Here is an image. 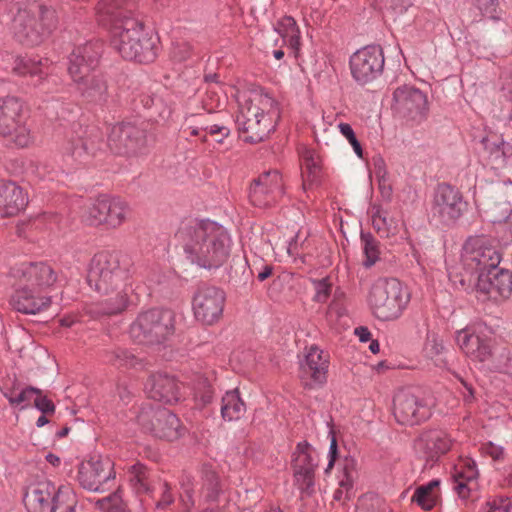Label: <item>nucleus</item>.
Here are the masks:
<instances>
[{
	"instance_id": "obj_1",
	"label": "nucleus",
	"mask_w": 512,
	"mask_h": 512,
	"mask_svg": "<svg viewBox=\"0 0 512 512\" xmlns=\"http://www.w3.org/2000/svg\"><path fill=\"white\" fill-rule=\"evenodd\" d=\"M176 237L183 247L186 259L200 268H219L229 258L231 238L228 231L214 221H184Z\"/></svg>"
},
{
	"instance_id": "obj_2",
	"label": "nucleus",
	"mask_w": 512,
	"mask_h": 512,
	"mask_svg": "<svg viewBox=\"0 0 512 512\" xmlns=\"http://www.w3.org/2000/svg\"><path fill=\"white\" fill-rule=\"evenodd\" d=\"M59 24L56 9L51 5L32 2L17 10L12 22L15 39L26 46L41 44Z\"/></svg>"
},
{
	"instance_id": "obj_3",
	"label": "nucleus",
	"mask_w": 512,
	"mask_h": 512,
	"mask_svg": "<svg viewBox=\"0 0 512 512\" xmlns=\"http://www.w3.org/2000/svg\"><path fill=\"white\" fill-rule=\"evenodd\" d=\"M135 273L134 262L128 254L102 251L89 264L87 282L98 293H107L129 283Z\"/></svg>"
},
{
	"instance_id": "obj_4",
	"label": "nucleus",
	"mask_w": 512,
	"mask_h": 512,
	"mask_svg": "<svg viewBox=\"0 0 512 512\" xmlns=\"http://www.w3.org/2000/svg\"><path fill=\"white\" fill-rule=\"evenodd\" d=\"M111 46L125 60L148 64L158 54V38L144 30L139 18L127 19L124 26H118L110 33Z\"/></svg>"
},
{
	"instance_id": "obj_5",
	"label": "nucleus",
	"mask_w": 512,
	"mask_h": 512,
	"mask_svg": "<svg viewBox=\"0 0 512 512\" xmlns=\"http://www.w3.org/2000/svg\"><path fill=\"white\" fill-rule=\"evenodd\" d=\"M276 101L267 94L249 100L237 117L238 130L247 143H259L275 130Z\"/></svg>"
},
{
	"instance_id": "obj_6",
	"label": "nucleus",
	"mask_w": 512,
	"mask_h": 512,
	"mask_svg": "<svg viewBox=\"0 0 512 512\" xmlns=\"http://www.w3.org/2000/svg\"><path fill=\"white\" fill-rule=\"evenodd\" d=\"M410 300V294L396 278L378 279L371 287L368 303L380 320L398 319Z\"/></svg>"
},
{
	"instance_id": "obj_7",
	"label": "nucleus",
	"mask_w": 512,
	"mask_h": 512,
	"mask_svg": "<svg viewBox=\"0 0 512 512\" xmlns=\"http://www.w3.org/2000/svg\"><path fill=\"white\" fill-rule=\"evenodd\" d=\"M175 331V315L169 309L153 308L138 314L130 325L134 341L144 345H159Z\"/></svg>"
},
{
	"instance_id": "obj_8",
	"label": "nucleus",
	"mask_w": 512,
	"mask_h": 512,
	"mask_svg": "<svg viewBox=\"0 0 512 512\" xmlns=\"http://www.w3.org/2000/svg\"><path fill=\"white\" fill-rule=\"evenodd\" d=\"M0 137H7L18 147H27L32 141L26 126L23 102L15 96L0 98Z\"/></svg>"
},
{
	"instance_id": "obj_9",
	"label": "nucleus",
	"mask_w": 512,
	"mask_h": 512,
	"mask_svg": "<svg viewBox=\"0 0 512 512\" xmlns=\"http://www.w3.org/2000/svg\"><path fill=\"white\" fill-rule=\"evenodd\" d=\"M461 261L463 270L480 274L495 269L501 256L493 240L487 236L469 237L463 245Z\"/></svg>"
},
{
	"instance_id": "obj_10",
	"label": "nucleus",
	"mask_w": 512,
	"mask_h": 512,
	"mask_svg": "<svg viewBox=\"0 0 512 512\" xmlns=\"http://www.w3.org/2000/svg\"><path fill=\"white\" fill-rule=\"evenodd\" d=\"M136 421L145 433L156 438L172 441L180 436L178 417L159 405H143L137 413Z\"/></svg>"
},
{
	"instance_id": "obj_11",
	"label": "nucleus",
	"mask_w": 512,
	"mask_h": 512,
	"mask_svg": "<svg viewBox=\"0 0 512 512\" xmlns=\"http://www.w3.org/2000/svg\"><path fill=\"white\" fill-rule=\"evenodd\" d=\"M426 401L412 388L397 391L393 398V415L398 424L419 425L431 417Z\"/></svg>"
},
{
	"instance_id": "obj_12",
	"label": "nucleus",
	"mask_w": 512,
	"mask_h": 512,
	"mask_svg": "<svg viewBox=\"0 0 512 512\" xmlns=\"http://www.w3.org/2000/svg\"><path fill=\"white\" fill-rule=\"evenodd\" d=\"M129 214L130 208L125 201L118 197L101 195L88 206L85 219L92 226L105 224L110 228H117L125 222Z\"/></svg>"
},
{
	"instance_id": "obj_13",
	"label": "nucleus",
	"mask_w": 512,
	"mask_h": 512,
	"mask_svg": "<svg viewBox=\"0 0 512 512\" xmlns=\"http://www.w3.org/2000/svg\"><path fill=\"white\" fill-rule=\"evenodd\" d=\"M318 466V453L307 442H299L292 456L295 484L304 496H311L315 489V470Z\"/></svg>"
},
{
	"instance_id": "obj_14",
	"label": "nucleus",
	"mask_w": 512,
	"mask_h": 512,
	"mask_svg": "<svg viewBox=\"0 0 512 512\" xmlns=\"http://www.w3.org/2000/svg\"><path fill=\"white\" fill-rule=\"evenodd\" d=\"M108 146L115 154L136 156L146 149V130L131 123L115 124L108 135Z\"/></svg>"
},
{
	"instance_id": "obj_15",
	"label": "nucleus",
	"mask_w": 512,
	"mask_h": 512,
	"mask_svg": "<svg viewBox=\"0 0 512 512\" xmlns=\"http://www.w3.org/2000/svg\"><path fill=\"white\" fill-rule=\"evenodd\" d=\"M384 63V53L381 46L367 45L350 57L351 74L356 82L365 85L382 74Z\"/></svg>"
},
{
	"instance_id": "obj_16",
	"label": "nucleus",
	"mask_w": 512,
	"mask_h": 512,
	"mask_svg": "<svg viewBox=\"0 0 512 512\" xmlns=\"http://www.w3.org/2000/svg\"><path fill=\"white\" fill-rule=\"evenodd\" d=\"M225 293L218 287L200 285L192 301L195 318L206 325L220 320L225 305Z\"/></svg>"
},
{
	"instance_id": "obj_17",
	"label": "nucleus",
	"mask_w": 512,
	"mask_h": 512,
	"mask_svg": "<svg viewBox=\"0 0 512 512\" xmlns=\"http://www.w3.org/2000/svg\"><path fill=\"white\" fill-rule=\"evenodd\" d=\"M139 15L138 0H99L95 6L97 22L110 33L116 27L124 26L127 19H136Z\"/></svg>"
},
{
	"instance_id": "obj_18",
	"label": "nucleus",
	"mask_w": 512,
	"mask_h": 512,
	"mask_svg": "<svg viewBox=\"0 0 512 512\" xmlns=\"http://www.w3.org/2000/svg\"><path fill=\"white\" fill-rule=\"evenodd\" d=\"M461 192L446 183L439 184L433 197L432 214L443 224L455 223L466 209Z\"/></svg>"
},
{
	"instance_id": "obj_19",
	"label": "nucleus",
	"mask_w": 512,
	"mask_h": 512,
	"mask_svg": "<svg viewBox=\"0 0 512 512\" xmlns=\"http://www.w3.org/2000/svg\"><path fill=\"white\" fill-rule=\"evenodd\" d=\"M392 108L400 117L419 123L428 114L427 96L418 88L403 85L393 92Z\"/></svg>"
},
{
	"instance_id": "obj_20",
	"label": "nucleus",
	"mask_w": 512,
	"mask_h": 512,
	"mask_svg": "<svg viewBox=\"0 0 512 512\" xmlns=\"http://www.w3.org/2000/svg\"><path fill=\"white\" fill-rule=\"evenodd\" d=\"M452 446V440L447 433L441 430L423 431L414 440L416 457L423 461V468H432Z\"/></svg>"
},
{
	"instance_id": "obj_21",
	"label": "nucleus",
	"mask_w": 512,
	"mask_h": 512,
	"mask_svg": "<svg viewBox=\"0 0 512 512\" xmlns=\"http://www.w3.org/2000/svg\"><path fill=\"white\" fill-rule=\"evenodd\" d=\"M102 52L103 44L99 41H89L71 52L68 73L74 84L96 72Z\"/></svg>"
},
{
	"instance_id": "obj_22",
	"label": "nucleus",
	"mask_w": 512,
	"mask_h": 512,
	"mask_svg": "<svg viewBox=\"0 0 512 512\" xmlns=\"http://www.w3.org/2000/svg\"><path fill=\"white\" fill-rule=\"evenodd\" d=\"M114 478V464L109 458H91L78 468L79 484L88 491L103 492L105 484Z\"/></svg>"
},
{
	"instance_id": "obj_23",
	"label": "nucleus",
	"mask_w": 512,
	"mask_h": 512,
	"mask_svg": "<svg viewBox=\"0 0 512 512\" xmlns=\"http://www.w3.org/2000/svg\"><path fill=\"white\" fill-rule=\"evenodd\" d=\"M283 181L278 170L261 173L254 179L249 189L250 202L257 207H268L283 195Z\"/></svg>"
},
{
	"instance_id": "obj_24",
	"label": "nucleus",
	"mask_w": 512,
	"mask_h": 512,
	"mask_svg": "<svg viewBox=\"0 0 512 512\" xmlns=\"http://www.w3.org/2000/svg\"><path fill=\"white\" fill-rule=\"evenodd\" d=\"M477 293L486 299L500 302L512 294V272L499 268L478 275Z\"/></svg>"
},
{
	"instance_id": "obj_25",
	"label": "nucleus",
	"mask_w": 512,
	"mask_h": 512,
	"mask_svg": "<svg viewBox=\"0 0 512 512\" xmlns=\"http://www.w3.org/2000/svg\"><path fill=\"white\" fill-rule=\"evenodd\" d=\"M145 391L149 398L166 404H174L180 399L179 382L167 374L150 375L145 383Z\"/></svg>"
},
{
	"instance_id": "obj_26",
	"label": "nucleus",
	"mask_w": 512,
	"mask_h": 512,
	"mask_svg": "<svg viewBox=\"0 0 512 512\" xmlns=\"http://www.w3.org/2000/svg\"><path fill=\"white\" fill-rule=\"evenodd\" d=\"M57 274L54 269L43 262L30 263L20 270L18 285H25L38 293L54 285Z\"/></svg>"
},
{
	"instance_id": "obj_27",
	"label": "nucleus",
	"mask_w": 512,
	"mask_h": 512,
	"mask_svg": "<svg viewBox=\"0 0 512 512\" xmlns=\"http://www.w3.org/2000/svg\"><path fill=\"white\" fill-rule=\"evenodd\" d=\"M133 292L131 283H125L119 288H112L110 292L100 293L105 298L99 302L98 312L107 316L123 313L130 306L136 305L137 297Z\"/></svg>"
},
{
	"instance_id": "obj_28",
	"label": "nucleus",
	"mask_w": 512,
	"mask_h": 512,
	"mask_svg": "<svg viewBox=\"0 0 512 512\" xmlns=\"http://www.w3.org/2000/svg\"><path fill=\"white\" fill-rule=\"evenodd\" d=\"M57 488L48 480L30 484L25 491L23 502L29 512H48Z\"/></svg>"
},
{
	"instance_id": "obj_29",
	"label": "nucleus",
	"mask_w": 512,
	"mask_h": 512,
	"mask_svg": "<svg viewBox=\"0 0 512 512\" xmlns=\"http://www.w3.org/2000/svg\"><path fill=\"white\" fill-rule=\"evenodd\" d=\"M50 303V297L41 296L40 293L25 285H18L10 299V305L23 314H37L46 309Z\"/></svg>"
},
{
	"instance_id": "obj_30",
	"label": "nucleus",
	"mask_w": 512,
	"mask_h": 512,
	"mask_svg": "<svg viewBox=\"0 0 512 512\" xmlns=\"http://www.w3.org/2000/svg\"><path fill=\"white\" fill-rule=\"evenodd\" d=\"M329 361L324 356L323 351L318 347L312 346L301 363L303 374L310 377L311 382L306 383V387L314 388L323 386L327 381Z\"/></svg>"
},
{
	"instance_id": "obj_31",
	"label": "nucleus",
	"mask_w": 512,
	"mask_h": 512,
	"mask_svg": "<svg viewBox=\"0 0 512 512\" xmlns=\"http://www.w3.org/2000/svg\"><path fill=\"white\" fill-rule=\"evenodd\" d=\"M75 86L81 98L87 103L104 105L110 97L107 80L101 73L95 72Z\"/></svg>"
},
{
	"instance_id": "obj_32",
	"label": "nucleus",
	"mask_w": 512,
	"mask_h": 512,
	"mask_svg": "<svg viewBox=\"0 0 512 512\" xmlns=\"http://www.w3.org/2000/svg\"><path fill=\"white\" fill-rule=\"evenodd\" d=\"M27 205V197L21 187L14 182L0 183V216L18 214Z\"/></svg>"
},
{
	"instance_id": "obj_33",
	"label": "nucleus",
	"mask_w": 512,
	"mask_h": 512,
	"mask_svg": "<svg viewBox=\"0 0 512 512\" xmlns=\"http://www.w3.org/2000/svg\"><path fill=\"white\" fill-rule=\"evenodd\" d=\"M302 159V187L304 191L319 187L322 183V166L319 155L311 149L304 148L301 152Z\"/></svg>"
},
{
	"instance_id": "obj_34",
	"label": "nucleus",
	"mask_w": 512,
	"mask_h": 512,
	"mask_svg": "<svg viewBox=\"0 0 512 512\" xmlns=\"http://www.w3.org/2000/svg\"><path fill=\"white\" fill-rule=\"evenodd\" d=\"M103 136L97 127H89L84 131V135H79L77 139L71 141L69 148L71 154L76 159H84L86 156L93 155L101 148Z\"/></svg>"
},
{
	"instance_id": "obj_35",
	"label": "nucleus",
	"mask_w": 512,
	"mask_h": 512,
	"mask_svg": "<svg viewBox=\"0 0 512 512\" xmlns=\"http://www.w3.org/2000/svg\"><path fill=\"white\" fill-rule=\"evenodd\" d=\"M486 157L492 168L506 166L507 159L512 155V146L497 135L484 137L481 141Z\"/></svg>"
},
{
	"instance_id": "obj_36",
	"label": "nucleus",
	"mask_w": 512,
	"mask_h": 512,
	"mask_svg": "<svg viewBox=\"0 0 512 512\" xmlns=\"http://www.w3.org/2000/svg\"><path fill=\"white\" fill-rule=\"evenodd\" d=\"M222 493V485L216 471L208 466H203L201 471V483L199 494L206 502L217 501Z\"/></svg>"
},
{
	"instance_id": "obj_37",
	"label": "nucleus",
	"mask_w": 512,
	"mask_h": 512,
	"mask_svg": "<svg viewBox=\"0 0 512 512\" xmlns=\"http://www.w3.org/2000/svg\"><path fill=\"white\" fill-rule=\"evenodd\" d=\"M221 403V416L226 421L238 420L246 411L245 403L237 389L226 392Z\"/></svg>"
},
{
	"instance_id": "obj_38",
	"label": "nucleus",
	"mask_w": 512,
	"mask_h": 512,
	"mask_svg": "<svg viewBox=\"0 0 512 512\" xmlns=\"http://www.w3.org/2000/svg\"><path fill=\"white\" fill-rule=\"evenodd\" d=\"M278 33L282 36L285 42L288 43L292 50L294 57H299L300 35L299 29L294 18L285 16L277 26Z\"/></svg>"
},
{
	"instance_id": "obj_39",
	"label": "nucleus",
	"mask_w": 512,
	"mask_h": 512,
	"mask_svg": "<svg viewBox=\"0 0 512 512\" xmlns=\"http://www.w3.org/2000/svg\"><path fill=\"white\" fill-rule=\"evenodd\" d=\"M107 358L110 364L118 368L142 369L145 366L141 357L127 349L117 348L107 352Z\"/></svg>"
},
{
	"instance_id": "obj_40",
	"label": "nucleus",
	"mask_w": 512,
	"mask_h": 512,
	"mask_svg": "<svg viewBox=\"0 0 512 512\" xmlns=\"http://www.w3.org/2000/svg\"><path fill=\"white\" fill-rule=\"evenodd\" d=\"M76 505L77 500L73 490L68 486H60L54 494L48 512H75Z\"/></svg>"
},
{
	"instance_id": "obj_41",
	"label": "nucleus",
	"mask_w": 512,
	"mask_h": 512,
	"mask_svg": "<svg viewBox=\"0 0 512 512\" xmlns=\"http://www.w3.org/2000/svg\"><path fill=\"white\" fill-rule=\"evenodd\" d=\"M20 73L35 78L33 84L40 85L44 79L50 74V62L48 59H40L38 61L28 59L23 62L22 66L18 68Z\"/></svg>"
},
{
	"instance_id": "obj_42",
	"label": "nucleus",
	"mask_w": 512,
	"mask_h": 512,
	"mask_svg": "<svg viewBox=\"0 0 512 512\" xmlns=\"http://www.w3.org/2000/svg\"><path fill=\"white\" fill-rule=\"evenodd\" d=\"M440 484L439 480H431L425 485H421L416 488L415 493L412 497V501L416 502L424 510H431L437 500V496L434 494V489Z\"/></svg>"
},
{
	"instance_id": "obj_43",
	"label": "nucleus",
	"mask_w": 512,
	"mask_h": 512,
	"mask_svg": "<svg viewBox=\"0 0 512 512\" xmlns=\"http://www.w3.org/2000/svg\"><path fill=\"white\" fill-rule=\"evenodd\" d=\"M477 476V470L475 468V464L468 465L466 471H461L456 469L453 478H454V490L457 492L460 498L467 499L470 494V488L468 486L469 482L473 481Z\"/></svg>"
},
{
	"instance_id": "obj_44",
	"label": "nucleus",
	"mask_w": 512,
	"mask_h": 512,
	"mask_svg": "<svg viewBox=\"0 0 512 512\" xmlns=\"http://www.w3.org/2000/svg\"><path fill=\"white\" fill-rule=\"evenodd\" d=\"M361 242L363 244V252L365 259L363 266L365 268L372 267L378 260L380 255L379 242L371 233L361 232Z\"/></svg>"
},
{
	"instance_id": "obj_45",
	"label": "nucleus",
	"mask_w": 512,
	"mask_h": 512,
	"mask_svg": "<svg viewBox=\"0 0 512 512\" xmlns=\"http://www.w3.org/2000/svg\"><path fill=\"white\" fill-rule=\"evenodd\" d=\"M130 481L137 493H148L149 486V471L147 467L141 463H136L130 468Z\"/></svg>"
},
{
	"instance_id": "obj_46",
	"label": "nucleus",
	"mask_w": 512,
	"mask_h": 512,
	"mask_svg": "<svg viewBox=\"0 0 512 512\" xmlns=\"http://www.w3.org/2000/svg\"><path fill=\"white\" fill-rule=\"evenodd\" d=\"M482 337L478 334L469 333L468 330L457 331L456 342L461 350L469 357L479 349Z\"/></svg>"
},
{
	"instance_id": "obj_47",
	"label": "nucleus",
	"mask_w": 512,
	"mask_h": 512,
	"mask_svg": "<svg viewBox=\"0 0 512 512\" xmlns=\"http://www.w3.org/2000/svg\"><path fill=\"white\" fill-rule=\"evenodd\" d=\"M95 507L102 512H125V504L118 492H115L107 497L98 499L95 502Z\"/></svg>"
},
{
	"instance_id": "obj_48",
	"label": "nucleus",
	"mask_w": 512,
	"mask_h": 512,
	"mask_svg": "<svg viewBox=\"0 0 512 512\" xmlns=\"http://www.w3.org/2000/svg\"><path fill=\"white\" fill-rule=\"evenodd\" d=\"M180 484H181V489H182L180 498H181V502H182L184 511L190 512L191 509L195 505V500L193 497V495H194L193 480L189 475H185L182 477Z\"/></svg>"
},
{
	"instance_id": "obj_49",
	"label": "nucleus",
	"mask_w": 512,
	"mask_h": 512,
	"mask_svg": "<svg viewBox=\"0 0 512 512\" xmlns=\"http://www.w3.org/2000/svg\"><path fill=\"white\" fill-rule=\"evenodd\" d=\"M453 283L466 292H477L478 274L465 271L451 276Z\"/></svg>"
},
{
	"instance_id": "obj_50",
	"label": "nucleus",
	"mask_w": 512,
	"mask_h": 512,
	"mask_svg": "<svg viewBox=\"0 0 512 512\" xmlns=\"http://www.w3.org/2000/svg\"><path fill=\"white\" fill-rule=\"evenodd\" d=\"M203 131L206 132L205 135L201 137L202 142L207 141V134L215 137V140L218 143H223L224 139L227 138L230 134L229 127L223 125V124H210L207 122H204L202 125Z\"/></svg>"
},
{
	"instance_id": "obj_51",
	"label": "nucleus",
	"mask_w": 512,
	"mask_h": 512,
	"mask_svg": "<svg viewBox=\"0 0 512 512\" xmlns=\"http://www.w3.org/2000/svg\"><path fill=\"white\" fill-rule=\"evenodd\" d=\"M511 509V502L509 498L504 496L490 497L481 512H509Z\"/></svg>"
},
{
	"instance_id": "obj_52",
	"label": "nucleus",
	"mask_w": 512,
	"mask_h": 512,
	"mask_svg": "<svg viewBox=\"0 0 512 512\" xmlns=\"http://www.w3.org/2000/svg\"><path fill=\"white\" fill-rule=\"evenodd\" d=\"M355 467H356V463H355L354 459L346 458L344 460V464H343V468H342L343 478L339 481V485L341 488L346 489L347 493L353 487L354 478H355V474H356Z\"/></svg>"
},
{
	"instance_id": "obj_53",
	"label": "nucleus",
	"mask_w": 512,
	"mask_h": 512,
	"mask_svg": "<svg viewBox=\"0 0 512 512\" xmlns=\"http://www.w3.org/2000/svg\"><path fill=\"white\" fill-rule=\"evenodd\" d=\"M315 295L313 300L318 303H325L332 290V284L329 281V278H323L320 280H313Z\"/></svg>"
},
{
	"instance_id": "obj_54",
	"label": "nucleus",
	"mask_w": 512,
	"mask_h": 512,
	"mask_svg": "<svg viewBox=\"0 0 512 512\" xmlns=\"http://www.w3.org/2000/svg\"><path fill=\"white\" fill-rule=\"evenodd\" d=\"M471 5L476 7L481 16H488L491 19H496V8L498 0H467Z\"/></svg>"
},
{
	"instance_id": "obj_55",
	"label": "nucleus",
	"mask_w": 512,
	"mask_h": 512,
	"mask_svg": "<svg viewBox=\"0 0 512 512\" xmlns=\"http://www.w3.org/2000/svg\"><path fill=\"white\" fill-rule=\"evenodd\" d=\"M341 134L348 140L353 147L354 152L359 158H363V150L360 142L358 141L352 127L348 123H340L338 125Z\"/></svg>"
},
{
	"instance_id": "obj_56",
	"label": "nucleus",
	"mask_w": 512,
	"mask_h": 512,
	"mask_svg": "<svg viewBox=\"0 0 512 512\" xmlns=\"http://www.w3.org/2000/svg\"><path fill=\"white\" fill-rule=\"evenodd\" d=\"M371 218L373 227L384 235L386 223V211L380 205H373L371 208Z\"/></svg>"
},
{
	"instance_id": "obj_57",
	"label": "nucleus",
	"mask_w": 512,
	"mask_h": 512,
	"mask_svg": "<svg viewBox=\"0 0 512 512\" xmlns=\"http://www.w3.org/2000/svg\"><path fill=\"white\" fill-rule=\"evenodd\" d=\"M479 349L475 350V353L470 358L479 362H485L492 357V345L491 340L482 337Z\"/></svg>"
},
{
	"instance_id": "obj_58",
	"label": "nucleus",
	"mask_w": 512,
	"mask_h": 512,
	"mask_svg": "<svg viewBox=\"0 0 512 512\" xmlns=\"http://www.w3.org/2000/svg\"><path fill=\"white\" fill-rule=\"evenodd\" d=\"M34 406L43 414H53L55 412V405L41 390L40 394H35Z\"/></svg>"
},
{
	"instance_id": "obj_59",
	"label": "nucleus",
	"mask_w": 512,
	"mask_h": 512,
	"mask_svg": "<svg viewBox=\"0 0 512 512\" xmlns=\"http://www.w3.org/2000/svg\"><path fill=\"white\" fill-rule=\"evenodd\" d=\"M498 199L512 206V182H504L496 189Z\"/></svg>"
},
{
	"instance_id": "obj_60",
	"label": "nucleus",
	"mask_w": 512,
	"mask_h": 512,
	"mask_svg": "<svg viewBox=\"0 0 512 512\" xmlns=\"http://www.w3.org/2000/svg\"><path fill=\"white\" fill-rule=\"evenodd\" d=\"M41 389L36 388L34 386H28L24 390H22L17 397H9L8 400L10 404H20L22 402L28 401L30 399L31 394H40Z\"/></svg>"
},
{
	"instance_id": "obj_61",
	"label": "nucleus",
	"mask_w": 512,
	"mask_h": 512,
	"mask_svg": "<svg viewBox=\"0 0 512 512\" xmlns=\"http://www.w3.org/2000/svg\"><path fill=\"white\" fill-rule=\"evenodd\" d=\"M171 54L176 61H185L190 57L191 48L187 43L177 44L172 48Z\"/></svg>"
},
{
	"instance_id": "obj_62",
	"label": "nucleus",
	"mask_w": 512,
	"mask_h": 512,
	"mask_svg": "<svg viewBox=\"0 0 512 512\" xmlns=\"http://www.w3.org/2000/svg\"><path fill=\"white\" fill-rule=\"evenodd\" d=\"M197 390L204 404H208L211 402L213 397V390L207 379H202L199 382V387L197 388Z\"/></svg>"
},
{
	"instance_id": "obj_63",
	"label": "nucleus",
	"mask_w": 512,
	"mask_h": 512,
	"mask_svg": "<svg viewBox=\"0 0 512 512\" xmlns=\"http://www.w3.org/2000/svg\"><path fill=\"white\" fill-rule=\"evenodd\" d=\"M163 488L164 490L162 492L161 498L156 502L157 510H164L174 501L173 495L170 491V487L166 482L163 484Z\"/></svg>"
},
{
	"instance_id": "obj_64",
	"label": "nucleus",
	"mask_w": 512,
	"mask_h": 512,
	"mask_svg": "<svg viewBox=\"0 0 512 512\" xmlns=\"http://www.w3.org/2000/svg\"><path fill=\"white\" fill-rule=\"evenodd\" d=\"M273 267L271 265H264L261 268L253 266L251 272L256 275L259 281H264L272 275Z\"/></svg>"
}]
</instances>
